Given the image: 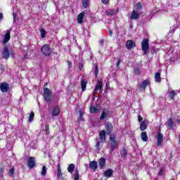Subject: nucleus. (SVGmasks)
<instances>
[{
  "label": "nucleus",
  "mask_w": 180,
  "mask_h": 180,
  "mask_svg": "<svg viewBox=\"0 0 180 180\" xmlns=\"http://www.w3.org/2000/svg\"><path fill=\"white\" fill-rule=\"evenodd\" d=\"M4 19V14L2 13H0V22Z\"/></svg>",
  "instance_id": "obj_52"
},
{
  "label": "nucleus",
  "mask_w": 180,
  "mask_h": 180,
  "mask_svg": "<svg viewBox=\"0 0 180 180\" xmlns=\"http://www.w3.org/2000/svg\"><path fill=\"white\" fill-rule=\"evenodd\" d=\"M134 73L136 75H140V69L139 68H136L134 70Z\"/></svg>",
  "instance_id": "obj_43"
},
{
  "label": "nucleus",
  "mask_w": 180,
  "mask_h": 180,
  "mask_svg": "<svg viewBox=\"0 0 180 180\" xmlns=\"http://www.w3.org/2000/svg\"><path fill=\"white\" fill-rule=\"evenodd\" d=\"M164 141V135L161 133H158L157 135V147H161Z\"/></svg>",
  "instance_id": "obj_9"
},
{
  "label": "nucleus",
  "mask_w": 180,
  "mask_h": 180,
  "mask_svg": "<svg viewBox=\"0 0 180 180\" xmlns=\"http://www.w3.org/2000/svg\"><path fill=\"white\" fill-rule=\"evenodd\" d=\"M141 140L144 142L148 141V136L147 135V131H143L141 134Z\"/></svg>",
  "instance_id": "obj_18"
},
{
  "label": "nucleus",
  "mask_w": 180,
  "mask_h": 180,
  "mask_svg": "<svg viewBox=\"0 0 180 180\" xmlns=\"http://www.w3.org/2000/svg\"><path fill=\"white\" fill-rule=\"evenodd\" d=\"M108 115H109L108 112L103 111L101 113V115L100 116V120H105V119H106V117H108Z\"/></svg>",
  "instance_id": "obj_29"
},
{
  "label": "nucleus",
  "mask_w": 180,
  "mask_h": 180,
  "mask_svg": "<svg viewBox=\"0 0 180 180\" xmlns=\"http://www.w3.org/2000/svg\"><path fill=\"white\" fill-rule=\"evenodd\" d=\"M106 131L101 130L99 132V139L101 140V143H106Z\"/></svg>",
  "instance_id": "obj_13"
},
{
  "label": "nucleus",
  "mask_w": 180,
  "mask_h": 180,
  "mask_svg": "<svg viewBox=\"0 0 180 180\" xmlns=\"http://www.w3.org/2000/svg\"><path fill=\"white\" fill-rule=\"evenodd\" d=\"M75 168V165L74 164H70L68 165V172H70V174H72V172H74V169Z\"/></svg>",
  "instance_id": "obj_27"
},
{
  "label": "nucleus",
  "mask_w": 180,
  "mask_h": 180,
  "mask_svg": "<svg viewBox=\"0 0 180 180\" xmlns=\"http://www.w3.org/2000/svg\"><path fill=\"white\" fill-rule=\"evenodd\" d=\"M46 174H47V167L44 165L42 167V170L41 172V175H42V176H46Z\"/></svg>",
  "instance_id": "obj_34"
},
{
  "label": "nucleus",
  "mask_w": 180,
  "mask_h": 180,
  "mask_svg": "<svg viewBox=\"0 0 180 180\" xmlns=\"http://www.w3.org/2000/svg\"><path fill=\"white\" fill-rule=\"evenodd\" d=\"M140 15H141V13H139V11L134 10L131 12L130 19L131 20H137L140 18Z\"/></svg>",
  "instance_id": "obj_12"
},
{
  "label": "nucleus",
  "mask_w": 180,
  "mask_h": 180,
  "mask_svg": "<svg viewBox=\"0 0 180 180\" xmlns=\"http://www.w3.org/2000/svg\"><path fill=\"white\" fill-rule=\"evenodd\" d=\"M41 51L44 56L46 57H50L51 56V53H53V50H51V48L50 47V45L49 44H44L41 49Z\"/></svg>",
  "instance_id": "obj_4"
},
{
  "label": "nucleus",
  "mask_w": 180,
  "mask_h": 180,
  "mask_svg": "<svg viewBox=\"0 0 180 180\" xmlns=\"http://www.w3.org/2000/svg\"><path fill=\"white\" fill-rule=\"evenodd\" d=\"M11 54H14L13 51H9V48H8V46H4L3 49V51L1 52L2 58H4V60H9Z\"/></svg>",
  "instance_id": "obj_5"
},
{
  "label": "nucleus",
  "mask_w": 180,
  "mask_h": 180,
  "mask_svg": "<svg viewBox=\"0 0 180 180\" xmlns=\"http://www.w3.org/2000/svg\"><path fill=\"white\" fill-rule=\"evenodd\" d=\"M105 42V41L103 40V39H101V40H100L99 41V44L101 45V46H103V43Z\"/></svg>",
  "instance_id": "obj_49"
},
{
  "label": "nucleus",
  "mask_w": 180,
  "mask_h": 180,
  "mask_svg": "<svg viewBox=\"0 0 180 180\" xmlns=\"http://www.w3.org/2000/svg\"><path fill=\"white\" fill-rule=\"evenodd\" d=\"M13 20L15 21L16 19V13H13Z\"/></svg>",
  "instance_id": "obj_54"
},
{
  "label": "nucleus",
  "mask_w": 180,
  "mask_h": 180,
  "mask_svg": "<svg viewBox=\"0 0 180 180\" xmlns=\"http://www.w3.org/2000/svg\"><path fill=\"white\" fill-rule=\"evenodd\" d=\"M68 68H72V63L70 60L68 61Z\"/></svg>",
  "instance_id": "obj_44"
},
{
  "label": "nucleus",
  "mask_w": 180,
  "mask_h": 180,
  "mask_svg": "<svg viewBox=\"0 0 180 180\" xmlns=\"http://www.w3.org/2000/svg\"><path fill=\"white\" fill-rule=\"evenodd\" d=\"M88 84V82L85 81V80H82L81 81V88H82V92H84V91H86V85Z\"/></svg>",
  "instance_id": "obj_22"
},
{
  "label": "nucleus",
  "mask_w": 180,
  "mask_h": 180,
  "mask_svg": "<svg viewBox=\"0 0 180 180\" xmlns=\"http://www.w3.org/2000/svg\"><path fill=\"white\" fill-rule=\"evenodd\" d=\"M108 87H109V86L108 85V83H106V84H105V89H108Z\"/></svg>",
  "instance_id": "obj_58"
},
{
  "label": "nucleus",
  "mask_w": 180,
  "mask_h": 180,
  "mask_svg": "<svg viewBox=\"0 0 180 180\" xmlns=\"http://www.w3.org/2000/svg\"><path fill=\"white\" fill-rule=\"evenodd\" d=\"M34 119V112L33 111H32L29 115L28 122L30 123H32V122H33Z\"/></svg>",
  "instance_id": "obj_32"
},
{
  "label": "nucleus",
  "mask_w": 180,
  "mask_h": 180,
  "mask_svg": "<svg viewBox=\"0 0 180 180\" xmlns=\"http://www.w3.org/2000/svg\"><path fill=\"white\" fill-rule=\"evenodd\" d=\"M27 167L32 169L36 167V158L34 157H30L27 159Z\"/></svg>",
  "instance_id": "obj_7"
},
{
  "label": "nucleus",
  "mask_w": 180,
  "mask_h": 180,
  "mask_svg": "<svg viewBox=\"0 0 180 180\" xmlns=\"http://www.w3.org/2000/svg\"><path fill=\"white\" fill-rule=\"evenodd\" d=\"M57 171L58 177L63 179V172H61V165L60 164L58 165Z\"/></svg>",
  "instance_id": "obj_28"
},
{
  "label": "nucleus",
  "mask_w": 180,
  "mask_h": 180,
  "mask_svg": "<svg viewBox=\"0 0 180 180\" xmlns=\"http://www.w3.org/2000/svg\"><path fill=\"white\" fill-rule=\"evenodd\" d=\"M82 68H84V63H82V62H79V71H82Z\"/></svg>",
  "instance_id": "obj_41"
},
{
  "label": "nucleus",
  "mask_w": 180,
  "mask_h": 180,
  "mask_svg": "<svg viewBox=\"0 0 180 180\" xmlns=\"http://www.w3.org/2000/svg\"><path fill=\"white\" fill-rule=\"evenodd\" d=\"M155 82H161V73L156 72L155 74Z\"/></svg>",
  "instance_id": "obj_26"
},
{
  "label": "nucleus",
  "mask_w": 180,
  "mask_h": 180,
  "mask_svg": "<svg viewBox=\"0 0 180 180\" xmlns=\"http://www.w3.org/2000/svg\"><path fill=\"white\" fill-rule=\"evenodd\" d=\"M101 2L104 5H108V4H109V0H101Z\"/></svg>",
  "instance_id": "obj_45"
},
{
  "label": "nucleus",
  "mask_w": 180,
  "mask_h": 180,
  "mask_svg": "<svg viewBox=\"0 0 180 180\" xmlns=\"http://www.w3.org/2000/svg\"><path fill=\"white\" fill-rule=\"evenodd\" d=\"M74 178V180H79V172H78V169L75 170Z\"/></svg>",
  "instance_id": "obj_37"
},
{
  "label": "nucleus",
  "mask_w": 180,
  "mask_h": 180,
  "mask_svg": "<svg viewBox=\"0 0 180 180\" xmlns=\"http://www.w3.org/2000/svg\"><path fill=\"white\" fill-rule=\"evenodd\" d=\"M113 175V170L112 169H108L104 172V176L106 178H110Z\"/></svg>",
  "instance_id": "obj_17"
},
{
  "label": "nucleus",
  "mask_w": 180,
  "mask_h": 180,
  "mask_svg": "<svg viewBox=\"0 0 180 180\" xmlns=\"http://www.w3.org/2000/svg\"><path fill=\"white\" fill-rule=\"evenodd\" d=\"M103 86V85L102 81L98 80L96 87L93 91V94L96 95V94H98V91H101L102 89Z\"/></svg>",
  "instance_id": "obj_8"
},
{
  "label": "nucleus",
  "mask_w": 180,
  "mask_h": 180,
  "mask_svg": "<svg viewBox=\"0 0 180 180\" xmlns=\"http://www.w3.org/2000/svg\"><path fill=\"white\" fill-rule=\"evenodd\" d=\"M90 113H99V108L97 106H90Z\"/></svg>",
  "instance_id": "obj_24"
},
{
  "label": "nucleus",
  "mask_w": 180,
  "mask_h": 180,
  "mask_svg": "<svg viewBox=\"0 0 180 180\" xmlns=\"http://www.w3.org/2000/svg\"><path fill=\"white\" fill-rule=\"evenodd\" d=\"M167 126L169 130H172V129H174V120L172 119V117L169 118V120H167Z\"/></svg>",
  "instance_id": "obj_21"
},
{
  "label": "nucleus",
  "mask_w": 180,
  "mask_h": 180,
  "mask_svg": "<svg viewBox=\"0 0 180 180\" xmlns=\"http://www.w3.org/2000/svg\"><path fill=\"white\" fill-rule=\"evenodd\" d=\"M9 40H11V31L7 30L6 34H4V37L2 41V44H6V43H8Z\"/></svg>",
  "instance_id": "obj_10"
},
{
  "label": "nucleus",
  "mask_w": 180,
  "mask_h": 180,
  "mask_svg": "<svg viewBox=\"0 0 180 180\" xmlns=\"http://www.w3.org/2000/svg\"><path fill=\"white\" fill-rule=\"evenodd\" d=\"M120 61H121L120 59H118V60H117V62L116 63L117 67H119V65L120 64Z\"/></svg>",
  "instance_id": "obj_53"
},
{
  "label": "nucleus",
  "mask_w": 180,
  "mask_h": 180,
  "mask_svg": "<svg viewBox=\"0 0 180 180\" xmlns=\"http://www.w3.org/2000/svg\"><path fill=\"white\" fill-rule=\"evenodd\" d=\"M175 96H176V92H175V91L173 90V91H169V98L170 101H174Z\"/></svg>",
  "instance_id": "obj_23"
},
{
  "label": "nucleus",
  "mask_w": 180,
  "mask_h": 180,
  "mask_svg": "<svg viewBox=\"0 0 180 180\" xmlns=\"http://www.w3.org/2000/svg\"><path fill=\"white\" fill-rule=\"evenodd\" d=\"M109 13V15H113V13H115V11H110V13Z\"/></svg>",
  "instance_id": "obj_57"
},
{
  "label": "nucleus",
  "mask_w": 180,
  "mask_h": 180,
  "mask_svg": "<svg viewBox=\"0 0 180 180\" xmlns=\"http://www.w3.org/2000/svg\"><path fill=\"white\" fill-rule=\"evenodd\" d=\"M85 15V11H82L77 16V22L78 23H82L84 21V16Z\"/></svg>",
  "instance_id": "obj_19"
},
{
  "label": "nucleus",
  "mask_w": 180,
  "mask_h": 180,
  "mask_svg": "<svg viewBox=\"0 0 180 180\" xmlns=\"http://www.w3.org/2000/svg\"><path fill=\"white\" fill-rule=\"evenodd\" d=\"M105 129L107 134L110 136V143L108 142V144L110 146V151L113 152L119 147V143L116 141V134H112V131H113V124L110 122H107L105 126Z\"/></svg>",
  "instance_id": "obj_1"
},
{
  "label": "nucleus",
  "mask_w": 180,
  "mask_h": 180,
  "mask_svg": "<svg viewBox=\"0 0 180 180\" xmlns=\"http://www.w3.org/2000/svg\"><path fill=\"white\" fill-rule=\"evenodd\" d=\"M136 12H140V11H141V8H143V6L141 5V3L138 2L136 5Z\"/></svg>",
  "instance_id": "obj_36"
},
{
  "label": "nucleus",
  "mask_w": 180,
  "mask_h": 180,
  "mask_svg": "<svg viewBox=\"0 0 180 180\" xmlns=\"http://www.w3.org/2000/svg\"><path fill=\"white\" fill-rule=\"evenodd\" d=\"M96 147L97 148H99V147H101V141H97V143L96 144Z\"/></svg>",
  "instance_id": "obj_47"
},
{
  "label": "nucleus",
  "mask_w": 180,
  "mask_h": 180,
  "mask_svg": "<svg viewBox=\"0 0 180 180\" xmlns=\"http://www.w3.org/2000/svg\"><path fill=\"white\" fill-rule=\"evenodd\" d=\"M163 174H164V169H160V170L158 172V176H162Z\"/></svg>",
  "instance_id": "obj_42"
},
{
  "label": "nucleus",
  "mask_w": 180,
  "mask_h": 180,
  "mask_svg": "<svg viewBox=\"0 0 180 180\" xmlns=\"http://www.w3.org/2000/svg\"><path fill=\"white\" fill-rule=\"evenodd\" d=\"M60 115V108L58 106H56L52 110V117H56Z\"/></svg>",
  "instance_id": "obj_16"
},
{
  "label": "nucleus",
  "mask_w": 180,
  "mask_h": 180,
  "mask_svg": "<svg viewBox=\"0 0 180 180\" xmlns=\"http://www.w3.org/2000/svg\"><path fill=\"white\" fill-rule=\"evenodd\" d=\"M82 5L84 8H88V5H89V0H83Z\"/></svg>",
  "instance_id": "obj_38"
},
{
  "label": "nucleus",
  "mask_w": 180,
  "mask_h": 180,
  "mask_svg": "<svg viewBox=\"0 0 180 180\" xmlns=\"http://www.w3.org/2000/svg\"><path fill=\"white\" fill-rule=\"evenodd\" d=\"M176 122H177L178 123H180V120H177Z\"/></svg>",
  "instance_id": "obj_61"
},
{
  "label": "nucleus",
  "mask_w": 180,
  "mask_h": 180,
  "mask_svg": "<svg viewBox=\"0 0 180 180\" xmlns=\"http://www.w3.org/2000/svg\"><path fill=\"white\" fill-rule=\"evenodd\" d=\"M11 89V87L9 86V84L4 82L0 84V90L3 92V94H5L8 92Z\"/></svg>",
  "instance_id": "obj_6"
},
{
  "label": "nucleus",
  "mask_w": 180,
  "mask_h": 180,
  "mask_svg": "<svg viewBox=\"0 0 180 180\" xmlns=\"http://www.w3.org/2000/svg\"><path fill=\"white\" fill-rule=\"evenodd\" d=\"M2 178H4V173H0V180H1Z\"/></svg>",
  "instance_id": "obj_56"
},
{
  "label": "nucleus",
  "mask_w": 180,
  "mask_h": 180,
  "mask_svg": "<svg viewBox=\"0 0 180 180\" xmlns=\"http://www.w3.org/2000/svg\"><path fill=\"white\" fill-rule=\"evenodd\" d=\"M94 72H95L96 77H98V75L99 74V68H98L97 64L95 65Z\"/></svg>",
  "instance_id": "obj_39"
},
{
  "label": "nucleus",
  "mask_w": 180,
  "mask_h": 180,
  "mask_svg": "<svg viewBox=\"0 0 180 180\" xmlns=\"http://www.w3.org/2000/svg\"><path fill=\"white\" fill-rule=\"evenodd\" d=\"M174 32H175V30H174V29H172V30H169V33H170V34H172V33H174Z\"/></svg>",
  "instance_id": "obj_55"
},
{
  "label": "nucleus",
  "mask_w": 180,
  "mask_h": 180,
  "mask_svg": "<svg viewBox=\"0 0 180 180\" xmlns=\"http://www.w3.org/2000/svg\"><path fill=\"white\" fill-rule=\"evenodd\" d=\"M40 33H41V39H46V36L47 34V31H46V30L41 28L40 30Z\"/></svg>",
  "instance_id": "obj_30"
},
{
  "label": "nucleus",
  "mask_w": 180,
  "mask_h": 180,
  "mask_svg": "<svg viewBox=\"0 0 180 180\" xmlns=\"http://www.w3.org/2000/svg\"><path fill=\"white\" fill-rule=\"evenodd\" d=\"M79 119L81 120V122H84V112H82V109H79Z\"/></svg>",
  "instance_id": "obj_31"
},
{
  "label": "nucleus",
  "mask_w": 180,
  "mask_h": 180,
  "mask_svg": "<svg viewBox=\"0 0 180 180\" xmlns=\"http://www.w3.org/2000/svg\"><path fill=\"white\" fill-rule=\"evenodd\" d=\"M98 165L100 167V169H103V168L106 167V159H105L104 158H100Z\"/></svg>",
  "instance_id": "obj_15"
},
{
  "label": "nucleus",
  "mask_w": 180,
  "mask_h": 180,
  "mask_svg": "<svg viewBox=\"0 0 180 180\" xmlns=\"http://www.w3.org/2000/svg\"><path fill=\"white\" fill-rule=\"evenodd\" d=\"M46 85H47V83H45L44 86H46Z\"/></svg>",
  "instance_id": "obj_62"
},
{
  "label": "nucleus",
  "mask_w": 180,
  "mask_h": 180,
  "mask_svg": "<svg viewBox=\"0 0 180 180\" xmlns=\"http://www.w3.org/2000/svg\"><path fill=\"white\" fill-rule=\"evenodd\" d=\"M45 131H46V134H50V126L49 124H46Z\"/></svg>",
  "instance_id": "obj_40"
},
{
  "label": "nucleus",
  "mask_w": 180,
  "mask_h": 180,
  "mask_svg": "<svg viewBox=\"0 0 180 180\" xmlns=\"http://www.w3.org/2000/svg\"><path fill=\"white\" fill-rule=\"evenodd\" d=\"M134 47H136V42H134L131 39H129V40L127 41L126 48L128 50H131V49H134Z\"/></svg>",
  "instance_id": "obj_11"
},
{
  "label": "nucleus",
  "mask_w": 180,
  "mask_h": 180,
  "mask_svg": "<svg viewBox=\"0 0 180 180\" xmlns=\"http://www.w3.org/2000/svg\"><path fill=\"white\" fill-rule=\"evenodd\" d=\"M108 34H109V36H112V34H113V31H112V30H109Z\"/></svg>",
  "instance_id": "obj_50"
},
{
  "label": "nucleus",
  "mask_w": 180,
  "mask_h": 180,
  "mask_svg": "<svg viewBox=\"0 0 180 180\" xmlns=\"http://www.w3.org/2000/svg\"><path fill=\"white\" fill-rule=\"evenodd\" d=\"M25 58H28L27 55H25Z\"/></svg>",
  "instance_id": "obj_60"
},
{
  "label": "nucleus",
  "mask_w": 180,
  "mask_h": 180,
  "mask_svg": "<svg viewBox=\"0 0 180 180\" xmlns=\"http://www.w3.org/2000/svg\"><path fill=\"white\" fill-rule=\"evenodd\" d=\"M120 155L124 158L127 157V150L126 148H123L122 150L120 151Z\"/></svg>",
  "instance_id": "obj_33"
},
{
  "label": "nucleus",
  "mask_w": 180,
  "mask_h": 180,
  "mask_svg": "<svg viewBox=\"0 0 180 180\" xmlns=\"http://www.w3.org/2000/svg\"><path fill=\"white\" fill-rule=\"evenodd\" d=\"M150 53H151V54H154V53H155V48H152Z\"/></svg>",
  "instance_id": "obj_51"
},
{
  "label": "nucleus",
  "mask_w": 180,
  "mask_h": 180,
  "mask_svg": "<svg viewBox=\"0 0 180 180\" xmlns=\"http://www.w3.org/2000/svg\"><path fill=\"white\" fill-rule=\"evenodd\" d=\"M141 49L143 56H147L148 53V50L150 49V40L148 38H143L141 41Z\"/></svg>",
  "instance_id": "obj_2"
},
{
  "label": "nucleus",
  "mask_w": 180,
  "mask_h": 180,
  "mask_svg": "<svg viewBox=\"0 0 180 180\" xmlns=\"http://www.w3.org/2000/svg\"><path fill=\"white\" fill-rule=\"evenodd\" d=\"M138 122H139V123L143 122V117H141V115H138Z\"/></svg>",
  "instance_id": "obj_46"
},
{
  "label": "nucleus",
  "mask_w": 180,
  "mask_h": 180,
  "mask_svg": "<svg viewBox=\"0 0 180 180\" xmlns=\"http://www.w3.org/2000/svg\"><path fill=\"white\" fill-rule=\"evenodd\" d=\"M89 168L94 172L98 169V162L96 160H93L89 163Z\"/></svg>",
  "instance_id": "obj_14"
},
{
  "label": "nucleus",
  "mask_w": 180,
  "mask_h": 180,
  "mask_svg": "<svg viewBox=\"0 0 180 180\" xmlns=\"http://www.w3.org/2000/svg\"><path fill=\"white\" fill-rule=\"evenodd\" d=\"M148 84H150V80H144L140 85L141 89H146V88H147V86H148Z\"/></svg>",
  "instance_id": "obj_20"
},
{
  "label": "nucleus",
  "mask_w": 180,
  "mask_h": 180,
  "mask_svg": "<svg viewBox=\"0 0 180 180\" xmlns=\"http://www.w3.org/2000/svg\"><path fill=\"white\" fill-rule=\"evenodd\" d=\"M93 95H94V96H93L92 98H93V99H94V100H95V95H94V94H93Z\"/></svg>",
  "instance_id": "obj_59"
},
{
  "label": "nucleus",
  "mask_w": 180,
  "mask_h": 180,
  "mask_svg": "<svg viewBox=\"0 0 180 180\" xmlns=\"http://www.w3.org/2000/svg\"><path fill=\"white\" fill-rule=\"evenodd\" d=\"M5 172V168L4 167H1L0 168V174H4Z\"/></svg>",
  "instance_id": "obj_48"
},
{
  "label": "nucleus",
  "mask_w": 180,
  "mask_h": 180,
  "mask_svg": "<svg viewBox=\"0 0 180 180\" xmlns=\"http://www.w3.org/2000/svg\"><path fill=\"white\" fill-rule=\"evenodd\" d=\"M43 98L46 103H49V105L51 103V90L50 89L47 87L44 88Z\"/></svg>",
  "instance_id": "obj_3"
},
{
  "label": "nucleus",
  "mask_w": 180,
  "mask_h": 180,
  "mask_svg": "<svg viewBox=\"0 0 180 180\" xmlns=\"http://www.w3.org/2000/svg\"><path fill=\"white\" fill-rule=\"evenodd\" d=\"M140 130L141 131H144V130H147V124H146V122L142 121L140 124Z\"/></svg>",
  "instance_id": "obj_25"
},
{
  "label": "nucleus",
  "mask_w": 180,
  "mask_h": 180,
  "mask_svg": "<svg viewBox=\"0 0 180 180\" xmlns=\"http://www.w3.org/2000/svg\"><path fill=\"white\" fill-rule=\"evenodd\" d=\"M8 175L9 176H11V178H13V176H15V167H12L9 172H8Z\"/></svg>",
  "instance_id": "obj_35"
}]
</instances>
